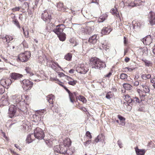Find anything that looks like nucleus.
I'll return each instance as SVG.
<instances>
[{
	"instance_id": "nucleus-1",
	"label": "nucleus",
	"mask_w": 155,
	"mask_h": 155,
	"mask_svg": "<svg viewBox=\"0 0 155 155\" xmlns=\"http://www.w3.org/2000/svg\"><path fill=\"white\" fill-rule=\"evenodd\" d=\"M90 64L92 68L101 69L106 67L105 63L96 57L92 58L90 59Z\"/></svg>"
},
{
	"instance_id": "nucleus-2",
	"label": "nucleus",
	"mask_w": 155,
	"mask_h": 155,
	"mask_svg": "<svg viewBox=\"0 0 155 155\" xmlns=\"http://www.w3.org/2000/svg\"><path fill=\"white\" fill-rule=\"evenodd\" d=\"M19 103L15 104L10 105L8 110V116L10 118H12L17 116L16 112L18 110H21L18 107Z\"/></svg>"
},
{
	"instance_id": "nucleus-3",
	"label": "nucleus",
	"mask_w": 155,
	"mask_h": 155,
	"mask_svg": "<svg viewBox=\"0 0 155 155\" xmlns=\"http://www.w3.org/2000/svg\"><path fill=\"white\" fill-rule=\"evenodd\" d=\"M35 137L38 140H42L44 138L45 135L44 133L41 128L37 127L34 130Z\"/></svg>"
},
{
	"instance_id": "nucleus-4",
	"label": "nucleus",
	"mask_w": 155,
	"mask_h": 155,
	"mask_svg": "<svg viewBox=\"0 0 155 155\" xmlns=\"http://www.w3.org/2000/svg\"><path fill=\"white\" fill-rule=\"evenodd\" d=\"M57 147L60 148V150H55L56 152L59 153L61 154H66L67 155H71L72 153L71 152H70V150H67V148L64 145H60L57 146Z\"/></svg>"
},
{
	"instance_id": "nucleus-5",
	"label": "nucleus",
	"mask_w": 155,
	"mask_h": 155,
	"mask_svg": "<svg viewBox=\"0 0 155 155\" xmlns=\"http://www.w3.org/2000/svg\"><path fill=\"white\" fill-rule=\"evenodd\" d=\"M31 56V54L29 51H26L24 53L20 54L18 56V59L20 61L25 62L27 61Z\"/></svg>"
},
{
	"instance_id": "nucleus-6",
	"label": "nucleus",
	"mask_w": 155,
	"mask_h": 155,
	"mask_svg": "<svg viewBox=\"0 0 155 155\" xmlns=\"http://www.w3.org/2000/svg\"><path fill=\"white\" fill-rule=\"evenodd\" d=\"M22 87L25 90H30L32 87L33 83L28 80L25 79L22 81Z\"/></svg>"
},
{
	"instance_id": "nucleus-7",
	"label": "nucleus",
	"mask_w": 155,
	"mask_h": 155,
	"mask_svg": "<svg viewBox=\"0 0 155 155\" xmlns=\"http://www.w3.org/2000/svg\"><path fill=\"white\" fill-rule=\"evenodd\" d=\"M88 70L84 64H79L76 68V71L81 74H85L88 71Z\"/></svg>"
},
{
	"instance_id": "nucleus-8",
	"label": "nucleus",
	"mask_w": 155,
	"mask_h": 155,
	"mask_svg": "<svg viewBox=\"0 0 155 155\" xmlns=\"http://www.w3.org/2000/svg\"><path fill=\"white\" fill-rule=\"evenodd\" d=\"M65 28V26L64 25H59L56 26L53 31L58 35L63 33L64 29Z\"/></svg>"
},
{
	"instance_id": "nucleus-9",
	"label": "nucleus",
	"mask_w": 155,
	"mask_h": 155,
	"mask_svg": "<svg viewBox=\"0 0 155 155\" xmlns=\"http://www.w3.org/2000/svg\"><path fill=\"white\" fill-rule=\"evenodd\" d=\"M140 88L141 90H143V92L145 93V94H142V96L143 97H145L146 95V93H148L150 92V89L148 85L146 83L145 84L140 83Z\"/></svg>"
},
{
	"instance_id": "nucleus-10",
	"label": "nucleus",
	"mask_w": 155,
	"mask_h": 155,
	"mask_svg": "<svg viewBox=\"0 0 155 155\" xmlns=\"http://www.w3.org/2000/svg\"><path fill=\"white\" fill-rule=\"evenodd\" d=\"M148 21L151 25H155V14L153 12H150L148 15Z\"/></svg>"
},
{
	"instance_id": "nucleus-11",
	"label": "nucleus",
	"mask_w": 155,
	"mask_h": 155,
	"mask_svg": "<svg viewBox=\"0 0 155 155\" xmlns=\"http://www.w3.org/2000/svg\"><path fill=\"white\" fill-rule=\"evenodd\" d=\"M94 27L93 25H88L85 28H84L82 30V31L83 33L87 34H90L93 31Z\"/></svg>"
},
{
	"instance_id": "nucleus-12",
	"label": "nucleus",
	"mask_w": 155,
	"mask_h": 155,
	"mask_svg": "<svg viewBox=\"0 0 155 155\" xmlns=\"http://www.w3.org/2000/svg\"><path fill=\"white\" fill-rule=\"evenodd\" d=\"M51 18V15H49L46 11H45L42 14L41 18L45 21L49 22Z\"/></svg>"
},
{
	"instance_id": "nucleus-13",
	"label": "nucleus",
	"mask_w": 155,
	"mask_h": 155,
	"mask_svg": "<svg viewBox=\"0 0 155 155\" xmlns=\"http://www.w3.org/2000/svg\"><path fill=\"white\" fill-rule=\"evenodd\" d=\"M152 42V39L150 36H147L143 39V43L146 45H149Z\"/></svg>"
},
{
	"instance_id": "nucleus-14",
	"label": "nucleus",
	"mask_w": 155,
	"mask_h": 155,
	"mask_svg": "<svg viewBox=\"0 0 155 155\" xmlns=\"http://www.w3.org/2000/svg\"><path fill=\"white\" fill-rule=\"evenodd\" d=\"M22 76V74L15 73H12L10 75L11 79L15 80L21 78Z\"/></svg>"
},
{
	"instance_id": "nucleus-15",
	"label": "nucleus",
	"mask_w": 155,
	"mask_h": 155,
	"mask_svg": "<svg viewBox=\"0 0 155 155\" xmlns=\"http://www.w3.org/2000/svg\"><path fill=\"white\" fill-rule=\"evenodd\" d=\"M97 35H94L90 37L89 39V42L91 44H94L97 41L98 38Z\"/></svg>"
},
{
	"instance_id": "nucleus-16",
	"label": "nucleus",
	"mask_w": 155,
	"mask_h": 155,
	"mask_svg": "<svg viewBox=\"0 0 155 155\" xmlns=\"http://www.w3.org/2000/svg\"><path fill=\"white\" fill-rule=\"evenodd\" d=\"M110 26L106 27H104L101 31V33L103 35H106L110 33L112 31Z\"/></svg>"
},
{
	"instance_id": "nucleus-17",
	"label": "nucleus",
	"mask_w": 155,
	"mask_h": 155,
	"mask_svg": "<svg viewBox=\"0 0 155 155\" xmlns=\"http://www.w3.org/2000/svg\"><path fill=\"white\" fill-rule=\"evenodd\" d=\"M69 97L71 102L72 103H74L75 101V98H77V93L76 92H74L73 93H71L69 94Z\"/></svg>"
},
{
	"instance_id": "nucleus-18",
	"label": "nucleus",
	"mask_w": 155,
	"mask_h": 155,
	"mask_svg": "<svg viewBox=\"0 0 155 155\" xmlns=\"http://www.w3.org/2000/svg\"><path fill=\"white\" fill-rule=\"evenodd\" d=\"M54 97L52 94L48 95L47 97V100L49 103L51 105L50 107H52L53 103V100H54Z\"/></svg>"
},
{
	"instance_id": "nucleus-19",
	"label": "nucleus",
	"mask_w": 155,
	"mask_h": 155,
	"mask_svg": "<svg viewBox=\"0 0 155 155\" xmlns=\"http://www.w3.org/2000/svg\"><path fill=\"white\" fill-rule=\"evenodd\" d=\"M0 102L4 106H6L8 105L9 103L8 100L7 98H5L4 97H2L0 100Z\"/></svg>"
},
{
	"instance_id": "nucleus-20",
	"label": "nucleus",
	"mask_w": 155,
	"mask_h": 155,
	"mask_svg": "<svg viewBox=\"0 0 155 155\" xmlns=\"http://www.w3.org/2000/svg\"><path fill=\"white\" fill-rule=\"evenodd\" d=\"M136 154L137 155H144L145 151L144 149H139L138 148L135 149Z\"/></svg>"
},
{
	"instance_id": "nucleus-21",
	"label": "nucleus",
	"mask_w": 155,
	"mask_h": 155,
	"mask_svg": "<svg viewBox=\"0 0 155 155\" xmlns=\"http://www.w3.org/2000/svg\"><path fill=\"white\" fill-rule=\"evenodd\" d=\"M107 17L106 14H104L102 15L98 18V21L99 22H102L104 21Z\"/></svg>"
},
{
	"instance_id": "nucleus-22",
	"label": "nucleus",
	"mask_w": 155,
	"mask_h": 155,
	"mask_svg": "<svg viewBox=\"0 0 155 155\" xmlns=\"http://www.w3.org/2000/svg\"><path fill=\"white\" fill-rule=\"evenodd\" d=\"M71 144V142L70 139H67L64 140V144L63 145H64V146H66V147L67 148L68 147H69Z\"/></svg>"
},
{
	"instance_id": "nucleus-23",
	"label": "nucleus",
	"mask_w": 155,
	"mask_h": 155,
	"mask_svg": "<svg viewBox=\"0 0 155 155\" xmlns=\"http://www.w3.org/2000/svg\"><path fill=\"white\" fill-rule=\"evenodd\" d=\"M59 40L62 41H64L65 40V34L64 33H62L58 35Z\"/></svg>"
},
{
	"instance_id": "nucleus-24",
	"label": "nucleus",
	"mask_w": 155,
	"mask_h": 155,
	"mask_svg": "<svg viewBox=\"0 0 155 155\" xmlns=\"http://www.w3.org/2000/svg\"><path fill=\"white\" fill-rule=\"evenodd\" d=\"M124 88L126 90H129L132 89V87L131 85L128 83H125L123 84Z\"/></svg>"
},
{
	"instance_id": "nucleus-25",
	"label": "nucleus",
	"mask_w": 155,
	"mask_h": 155,
	"mask_svg": "<svg viewBox=\"0 0 155 155\" xmlns=\"http://www.w3.org/2000/svg\"><path fill=\"white\" fill-rule=\"evenodd\" d=\"M26 72L29 74V75L30 76H32L34 75L33 73L32 72V70L31 68L29 67H26L25 69Z\"/></svg>"
},
{
	"instance_id": "nucleus-26",
	"label": "nucleus",
	"mask_w": 155,
	"mask_h": 155,
	"mask_svg": "<svg viewBox=\"0 0 155 155\" xmlns=\"http://www.w3.org/2000/svg\"><path fill=\"white\" fill-rule=\"evenodd\" d=\"M33 134H30L28 135L26 139V141L28 143H30L33 140L31 139V136H33Z\"/></svg>"
},
{
	"instance_id": "nucleus-27",
	"label": "nucleus",
	"mask_w": 155,
	"mask_h": 155,
	"mask_svg": "<svg viewBox=\"0 0 155 155\" xmlns=\"http://www.w3.org/2000/svg\"><path fill=\"white\" fill-rule=\"evenodd\" d=\"M29 3L28 2H25L22 5V7L23 9H28L29 6Z\"/></svg>"
},
{
	"instance_id": "nucleus-28",
	"label": "nucleus",
	"mask_w": 155,
	"mask_h": 155,
	"mask_svg": "<svg viewBox=\"0 0 155 155\" xmlns=\"http://www.w3.org/2000/svg\"><path fill=\"white\" fill-rule=\"evenodd\" d=\"M125 99L128 103H132V98H131L129 95L126 96Z\"/></svg>"
},
{
	"instance_id": "nucleus-29",
	"label": "nucleus",
	"mask_w": 155,
	"mask_h": 155,
	"mask_svg": "<svg viewBox=\"0 0 155 155\" xmlns=\"http://www.w3.org/2000/svg\"><path fill=\"white\" fill-rule=\"evenodd\" d=\"M140 101L138 97H135L132 98V104L140 103Z\"/></svg>"
},
{
	"instance_id": "nucleus-30",
	"label": "nucleus",
	"mask_w": 155,
	"mask_h": 155,
	"mask_svg": "<svg viewBox=\"0 0 155 155\" xmlns=\"http://www.w3.org/2000/svg\"><path fill=\"white\" fill-rule=\"evenodd\" d=\"M72 56L71 53H68L65 56V59L68 61H70L72 58Z\"/></svg>"
},
{
	"instance_id": "nucleus-31",
	"label": "nucleus",
	"mask_w": 155,
	"mask_h": 155,
	"mask_svg": "<svg viewBox=\"0 0 155 155\" xmlns=\"http://www.w3.org/2000/svg\"><path fill=\"white\" fill-rule=\"evenodd\" d=\"M13 81V80H12L10 79H7L4 80V82L5 85H9Z\"/></svg>"
},
{
	"instance_id": "nucleus-32",
	"label": "nucleus",
	"mask_w": 155,
	"mask_h": 155,
	"mask_svg": "<svg viewBox=\"0 0 155 155\" xmlns=\"http://www.w3.org/2000/svg\"><path fill=\"white\" fill-rule=\"evenodd\" d=\"M5 38L7 43H9L10 41L13 39V38L12 36L8 35H6L5 37Z\"/></svg>"
},
{
	"instance_id": "nucleus-33",
	"label": "nucleus",
	"mask_w": 155,
	"mask_h": 155,
	"mask_svg": "<svg viewBox=\"0 0 155 155\" xmlns=\"http://www.w3.org/2000/svg\"><path fill=\"white\" fill-rule=\"evenodd\" d=\"M24 32V34L26 37H28V29L26 28H22Z\"/></svg>"
},
{
	"instance_id": "nucleus-34",
	"label": "nucleus",
	"mask_w": 155,
	"mask_h": 155,
	"mask_svg": "<svg viewBox=\"0 0 155 155\" xmlns=\"http://www.w3.org/2000/svg\"><path fill=\"white\" fill-rule=\"evenodd\" d=\"M113 97V93L111 91L108 92L106 96V98L107 99H110Z\"/></svg>"
},
{
	"instance_id": "nucleus-35",
	"label": "nucleus",
	"mask_w": 155,
	"mask_h": 155,
	"mask_svg": "<svg viewBox=\"0 0 155 155\" xmlns=\"http://www.w3.org/2000/svg\"><path fill=\"white\" fill-rule=\"evenodd\" d=\"M151 77L150 74H143L141 75V78L143 79H146L150 78Z\"/></svg>"
},
{
	"instance_id": "nucleus-36",
	"label": "nucleus",
	"mask_w": 155,
	"mask_h": 155,
	"mask_svg": "<svg viewBox=\"0 0 155 155\" xmlns=\"http://www.w3.org/2000/svg\"><path fill=\"white\" fill-rule=\"evenodd\" d=\"M142 61L145 63V64L146 66H149L151 65V63L146 59H142Z\"/></svg>"
},
{
	"instance_id": "nucleus-37",
	"label": "nucleus",
	"mask_w": 155,
	"mask_h": 155,
	"mask_svg": "<svg viewBox=\"0 0 155 155\" xmlns=\"http://www.w3.org/2000/svg\"><path fill=\"white\" fill-rule=\"evenodd\" d=\"M69 79L71 80L68 82V84L72 86H74L76 84V81L72 79L71 77H69Z\"/></svg>"
},
{
	"instance_id": "nucleus-38",
	"label": "nucleus",
	"mask_w": 155,
	"mask_h": 155,
	"mask_svg": "<svg viewBox=\"0 0 155 155\" xmlns=\"http://www.w3.org/2000/svg\"><path fill=\"white\" fill-rule=\"evenodd\" d=\"M111 13H112L113 15H116V16L117 15H119L118 13H117V9L115 8H113V9L111 10L110 12Z\"/></svg>"
},
{
	"instance_id": "nucleus-39",
	"label": "nucleus",
	"mask_w": 155,
	"mask_h": 155,
	"mask_svg": "<svg viewBox=\"0 0 155 155\" xmlns=\"http://www.w3.org/2000/svg\"><path fill=\"white\" fill-rule=\"evenodd\" d=\"M127 75L124 73H122L120 75V78L122 80L127 79Z\"/></svg>"
},
{
	"instance_id": "nucleus-40",
	"label": "nucleus",
	"mask_w": 155,
	"mask_h": 155,
	"mask_svg": "<svg viewBox=\"0 0 155 155\" xmlns=\"http://www.w3.org/2000/svg\"><path fill=\"white\" fill-rule=\"evenodd\" d=\"M54 141V140H53V141H52L51 140H47L46 142L48 146L50 147L53 145V142Z\"/></svg>"
},
{
	"instance_id": "nucleus-41",
	"label": "nucleus",
	"mask_w": 155,
	"mask_h": 155,
	"mask_svg": "<svg viewBox=\"0 0 155 155\" xmlns=\"http://www.w3.org/2000/svg\"><path fill=\"white\" fill-rule=\"evenodd\" d=\"M134 2L136 5H137V6L142 5V3L143 2L140 0H134Z\"/></svg>"
},
{
	"instance_id": "nucleus-42",
	"label": "nucleus",
	"mask_w": 155,
	"mask_h": 155,
	"mask_svg": "<svg viewBox=\"0 0 155 155\" xmlns=\"http://www.w3.org/2000/svg\"><path fill=\"white\" fill-rule=\"evenodd\" d=\"M71 43V45L73 46H76L78 43L75 40H74V39H71L70 40Z\"/></svg>"
},
{
	"instance_id": "nucleus-43",
	"label": "nucleus",
	"mask_w": 155,
	"mask_h": 155,
	"mask_svg": "<svg viewBox=\"0 0 155 155\" xmlns=\"http://www.w3.org/2000/svg\"><path fill=\"white\" fill-rule=\"evenodd\" d=\"M78 99L82 101L84 103H85L86 102V100L85 98L83 96H79L78 97Z\"/></svg>"
},
{
	"instance_id": "nucleus-44",
	"label": "nucleus",
	"mask_w": 155,
	"mask_h": 155,
	"mask_svg": "<svg viewBox=\"0 0 155 155\" xmlns=\"http://www.w3.org/2000/svg\"><path fill=\"white\" fill-rule=\"evenodd\" d=\"M13 23L16 25L17 26L18 28H20V26L19 25V23L18 20H15L14 21H13Z\"/></svg>"
},
{
	"instance_id": "nucleus-45",
	"label": "nucleus",
	"mask_w": 155,
	"mask_h": 155,
	"mask_svg": "<svg viewBox=\"0 0 155 155\" xmlns=\"http://www.w3.org/2000/svg\"><path fill=\"white\" fill-rule=\"evenodd\" d=\"M45 111L44 110H39L38 112V114L40 116L43 115L44 113H45Z\"/></svg>"
},
{
	"instance_id": "nucleus-46",
	"label": "nucleus",
	"mask_w": 155,
	"mask_h": 155,
	"mask_svg": "<svg viewBox=\"0 0 155 155\" xmlns=\"http://www.w3.org/2000/svg\"><path fill=\"white\" fill-rule=\"evenodd\" d=\"M63 5H64L63 3L60 2L58 3L57 6L58 8H63Z\"/></svg>"
},
{
	"instance_id": "nucleus-47",
	"label": "nucleus",
	"mask_w": 155,
	"mask_h": 155,
	"mask_svg": "<svg viewBox=\"0 0 155 155\" xmlns=\"http://www.w3.org/2000/svg\"><path fill=\"white\" fill-rule=\"evenodd\" d=\"M117 144L119 146V147L120 148H121L123 147V144L121 141L120 140H118L117 141Z\"/></svg>"
},
{
	"instance_id": "nucleus-48",
	"label": "nucleus",
	"mask_w": 155,
	"mask_h": 155,
	"mask_svg": "<svg viewBox=\"0 0 155 155\" xmlns=\"http://www.w3.org/2000/svg\"><path fill=\"white\" fill-rule=\"evenodd\" d=\"M132 83L134 86H137L139 84V82L138 81H135L134 82L133 81Z\"/></svg>"
},
{
	"instance_id": "nucleus-49",
	"label": "nucleus",
	"mask_w": 155,
	"mask_h": 155,
	"mask_svg": "<svg viewBox=\"0 0 155 155\" xmlns=\"http://www.w3.org/2000/svg\"><path fill=\"white\" fill-rule=\"evenodd\" d=\"M86 135L87 137H88L89 138L91 139L92 138V136L91 135V133L88 131L87 132L86 134Z\"/></svg>"
},
{
	"instance_id": "nucleus-50",
	"label": "nucleus",
	"mask_w": 155,
	"mask_h": 155,
	"mask_svg": "<svg viewBox=\"0 0 155 155\" xmlns=\"http://www.w3.org/2000/svg\"><path fill=\"white\" fill-rule=\"evenodd\" d=\"M99 136H101L100 137V138H99L100 141L102 142H103L104 141V136L102 134L99 135Z\"/></svg>"
},
{
	"instance_id": "nucleus-51",
	"label": "nucleus",
	"mask_w": 155,
	"mask_h": 155,
	"mask_svg": "<svg viewBox=\"0 0 155 155\" xmlns=\"http://www.w3.org/2000/svg\"><path fill=\"white\" fill-rule=\"evenodd\" d=\"M125 119L123 120L120 121V123H119V124L120 125H122V126L125 125Z\"/></svg>"
},
{
	"instance_id": "nucleus-52",
	"label": "nucleus",
	"mask_w": 155,
	"mask_h": 155,
	"mask_svg": "<svg viewBox=\"0 0 155 155\" xmlns=\"http://www.w3.org/2000/svg\"><path fill=\"white\" fill-rule=\"evenodd\" d=\"M128 6H131L132 7H134V6H137V5H136V4H135L134 2H131L129 3Z\"/></svg>"
},
{
	"instance_id": "nucleus-53",
	"label": "nucleus",
	"mask_w": 155,
	"mask_h": 155,
	"mask_svg": "<svg viewBox=\"0 0 155 155\" xmlns=\"http://www.w3.org/2000/svg\"><path fill=\"white\" fill-rule=\"evenodd\" d=\"M20 8L19 7H15L14 8H13V10L14 11H18L20 10Z\"/></svg>"
},
{
	"instance_id": "nucleus-54",
	"label": "nucleus",
	"mask_w": 155,
	"mask_h": 155,
	"mask_svg": "<svg viewBox=\"0 0 155 155\" xmlns=\"http://www.w3.org/2000/svg\"><path fill=\"white\" fill-rule=\"evenodd\" d=\"M98 136L95 139L94 141L96 143H97L98 142L100 141L99 140V138H100V136Z\"/></svg>"
},
{
	"instance_id": "nucleus-55",
	"label": "nucleus",
	"mask_w": 155,
	"mask_h": 155,
	"mask_svg": "<svg viewBox=\"0 0 155 155\" xmlns=\"http://www.w3.org/2000/svg\"><path fill=\"white\" fill-rule=\"evenodd\" d=\"M91 142V140H87L86 142H84V145L86 146H87V145L90 144Z\"/></svg>"
},
{
	"instance_id": "nucleus-56",
	"label": "nucleus",
	"mask_w": 155,
	"mask_h": 155,
	"mask_svg": "<svg viewBox=\"0 0 155 155\" xmlns=\"http://www.w3.org/2000/svg\"><path fill=\"white\" fill-rule=\"evenodd\" d=\"M117 117L119 119L120 121L123 120L125 119V118H124L123 117L119 115H118Z\"/></svg>"
},
{
	"instance_id": "nucleus-57",
	"label": "nucleus",
	"mask_w": 155,
	"mask_h": 155,
	"mask_svg": "<svg viewBox=\"0 0 155 155\" xmlns=\"http://www.w3.org/2000/svg\"><path fill=\"white\" fill-rule=\"evenodd\" d=\"M109 46L108 45H107L106 44V45H104V48L103 49L105 50L106 51H107L109 49Z\"/></svg>"
},
{
	"instance_id": "nucleus-58",
	"label": "nucleus",
	"mask_w": 155,
	"mask_h": 155,
	"mask_svg": "<svg viewBox=\"0 0 155 155\" xmlns=\"http://www.w3.org/2000/svg\"><path fill=\"white\" fill-rule=\"evenodd\" d=\"M15 147L17 149H19L20 150H21V148L17 144H15Z\"/></svg>"
},
{
	"instance_id": "nucleus-59",
	"label": "nucleus",
	"mask_w": 155,
	"mask_h": 155,
	"mask_svg": "<svg viewBox=\"0 0 155 155\" xmlns=\"http://www.w3.org/2000/svg\"><path fill=\"white\" fill-rule=\"evenodd\" d=\"M39 61L41 62H43L44 61V59L42 58L41 57H40L39 58Z\"/></svg>"
},
{
	"instance_id": "nucleus-60",
	"label": "nucleus",
	"mask_w": 155,
	"mask_h": 155,
	"mask_svg": "<svg viewBox=\"0 0 155 155\" xmlns=\"http://www.w3.org/2000/svg\"><path fill=\"white\" fill-rule=\"evenodd\" d=\"M54 63L56 65L58 68H59L60 69H61V67L59 66V65L58 64L57 62H54Z\"/></svg>"
},
{
	"instance_id": "nucleus-61",
	"label": "nucleus",
	"mask_w": 155,
	"mask_h": 155,
	"mask_svg": "<svg viewBox=\"0 0 155 155\" xmlns=\"http://www.w3.org/2000/svg\"><path fill=\"white\" fill-rule=\"evenodd\" d=\"M111 75V73L110 72L108 74H107L105 75L106 77H109Z\"/></svg>"
},
{
	"instance_id": "nucleus-62",
	"label": "nucleus",
	"mask_w": 155,
	"mask_h": 155,
	"mask_svg": "<svg viewBox=\"0 0 155 155\" xmlns=\"http://www.w3.org/2000/svg\"><path fill=\"white\" fill-rule=\"evenodd\" d=\"M124 43L125 44H126L127 42V41L126 40V38L125 37H124Z\"/></svg>"
},
{
	"instance_id": "nucleus-63",
	"label": "nucleus",
	"mask_w": 155,
	"mask_h": 155,
	"mask_svg": "<svg viewBox=\"0 0 155 155\" xmlns=\"http://www.w3.org/2000/svg\"><path fill=\"white\" fill-rule=\"evenodd\" d=\"M130 60V59L129 58H127V57L125 59V61H126V62H128Z\"/></svg>"
},
{
	"instance_id": "nucleus-64",
	"label": "nucleus",
	"mask_w": 155,
	"mask_h": 155,
	"mask_svg": "<svg viewBox=\"0 0 155 155\" xmlns=\"http://www.w3.org/2000/svg\"><path fill=\"white\" fill-rule=\"evenodd\" d=\"M153 53L155 54V45L153 47Z\"/></svg>"
}]
</instances>
